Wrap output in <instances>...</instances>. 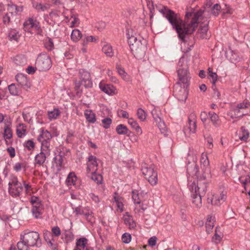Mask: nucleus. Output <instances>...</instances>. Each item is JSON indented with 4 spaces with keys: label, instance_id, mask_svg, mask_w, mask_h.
I'll list each match as a JSON object with an SVG mask.
<instances>
[{
    "label": "nucleus",
    "instance_id": "nucleus-7",
    "mask_svg": "<svg viewBox=\"0 0 250 250\" xmlns=\"http://www.w3.org/2000/svg\"><path fill=\"white\" fill-rule=\"evenodd\" d=\"M190 82L187 85L180 81H178L173 87V95L178 100L185 102L188 98V90L187 88L189 85Z\"/></svg>",
    "mask_w": 250,
    "mask_h": 250
},
{
    "label": "nucleus",
    "instance_id": "nucleus-49",
    "mask_svg": "<svg viewBox=\"0 0 250 250\" xmlns=\"http://www.w3.org/2000/svg\"><path fill=\"white\" fill-rule=\"evenodd\" d=\"M46 243L47 244L48 246L50 247L52 250H57L58 244L56 242L54 238H51V239H50Z\"/></svg>",
    "mask_w": 250,
    "mask_h": 250
},
{
    "label": "nucleus",
    "instance_id": "nucleus-3",
    "mask_svg": "<svg viewBox=\"0 0 250 250\" xmlns=\"http://www.w3.org/2000/svg\"><path fill=\"white\" fill-rule=\"evenodd\" d=\"M21 241L17 243L19 250H28L29 247H40L42 245L40 235L36 231H24L21 235Z\"/></svg>",
    "mask_w": 250,
    "mask_h": 250
},
{
    "label": "nucleus",
    "instance_id": "nucleus-60",
    "mask_svg": "<svg viewBox=\"0 0 250 250\" xmlns=\"http://www.w3.org/2000/svg\"><path fill=\"white\" fill-rule=\"evenodd\" d=\"M209 76L212 79V84L213 86H215V83L217 81V75L216 73L211 72V74H209Z\"/></svg>",
    "mask_w": 250,
    "mask_h": 250
},
{
    "label": "nucleus",
    "instance_id": "nucleus-21",
    "mask_svg": "<svg viewBox=\"0 0 250 250\" xmlns=\"http://www.w3.org/2000/svg\"><path fill=\"white\" fill-rule=\"evenodd\" d=\"M46 159V156L45 154L42 151H41L35 156V166H38L39 167L42 166L44 163Z\"/></svg>",
    "mask_w": 250,
    "mask_h": 250
},
{
    "label": "nucleus",
    "instance_id": "nucleus-25",
    "mask_svg": "<svg viewBox=\"0 0 250 250\" xmlns=\"http://www.w3.org/2000/svg\"><path fill=\"white\" fill-rule=\"evenodd\" d=\"M128 123L131 125V127L135 130L136 133L138 135L142 134V130L140 126L139 125L137 121L134 120L132 118L128 119Z\"/></svg>",
    "mask_w": 250,
    "mask_h": 250
},
{
    "label": "nucleus",
    "instance_id": "nucleus-56",
    "mask_svg": "<svg viewBox=\"0 0 250 250\" xmlns=\"http://www.w3.org/2000/svg\"><path fill=\"white\" fill-rule=\"evenodd\" d=\"M217 229H218V227H217L215 228V234H214V236L212 237V241L216 244H218V243H219L222 238L221 236L217 233Z\"/></svg>",
    "mask_w": 250,
    "mask_h": 250
},
{
    "label": "nucleus",
    "instance_id": "nucleus-34",
    "mask_svg": "<svg viewBox=\"0 0 250 250\" xmlns=\"http://www.w3.org/2000/svg\"><path fill=\"white\" fill-rule=\"evenodd\" d=\"M137 115L138 118L141 121L143 122L146 120V113L141 108H139L137 110Z\"/></svg>",
    "mask_w": 250,
    "mask_h": 250
},
{
    "label": "nucleus",
    "instance_id": "nucleus-51",
    "mask_svg": "<svg viewBox=\"0 0 250 250\" xmlns=\"http://www.w3.org/2000/svg\"><path fill=\"white\" fill-rule=\"evenodd\" d=\"M24 146L28 150H31L34 149L35 147V144L33 141L29 140L24 143Z\"/></svg>",
    "mask_w": 250,
    "mask_h": 250
},
{
    "label": "nucleus",
    "instance_id": "nucleus-31",
    "mask_svg": "<svg viewBox=\"0 0 250 250\" xmlns=\"http://www.w3.org/2000/svg\"><path fill=\"white\" fill-rule=\"evenodd\" d=\"M102 51L107 57H111L114 55V52L113 51L112 47L109 44L104 45L103 47Z\"/></svg>",
    "mask_w": 250,
    "mask_h": 250
},
{
    "label": "nucleus",
    "instance_id": "nucleus-4",
    "mask_svg": "<svg viewBox=\"0 0 250 250\" xmlns=\"http://www.w3.org/2000/svg\"><path fill=\"white\" fill-rule=\"evenodd\" d=\"M128 42L134 57L138 59H143L146 50V41L138 40L136 37L131 36L128 37Z\"/></svg>",
    "mask_w": 250,
    "mask_h": 250
},
{
    "label": "nucleus",
    "instance_id": "nucleus-59",
    "mask_svg": "<svg viewBox=\"0 0 250 250\" xmlns=\"http://www.w3.org/2000/svg\"><path fill=\"white\" fill-rule=\"evenodd\" d=\"M44 238L45 241L47 242L51 239V238H53L51 232L48 230H44L43 232Z\"/></svg>",
    "mask_w": 250,
    "mask_h": 250
},
{
    "label": "nucleus",
    "instance_id": "nucleus-23",
    "mask_svg": "<svg viewBox=\"0 0 250 250\" xmlns=\"http://www.w3.org/2000/svg\"><path fill=\"white\" fill-rule=\"evenodd\" d=\"M100 87L102 91L107 94L108 95H111L114 93L116 89L114 86L110 84H101L100 85Z\"/></svg>",
    "mask_w": 250,
    "mask_h": 250
},
{
    "label": "nucleus",
    "instance_id": "nucleus-32",
    "mask_svg": "<svg viewBox=\"0 0 250 250\" xmlns=\"http://www.w3.org/2000/svg\"><path fill=\"white\" fill-rule=\"evenodd\" d=\"M8 89L12 95L17 96L21 93V90L14 83L8 86Z\"/></svg>",
    "mask_w": 250,
    "mask_h": 250
},
{
    "label": "nucleus",
    "instance_id": "nucleus-33",
    "mask_svg": "<svg viewBox=\"0 0 250 250\" xmlns=\"http://www.w3.org/2000/svg\"><path fill=\"white\" fill-rule=\"evenodd\" d=\"M76 176L74 173L70 172L68 175L66 180V182L68 186H71L75 185L76 180Z\"/></svg>",
    "mask_w": 250,
    "mask_h": 250
},
{
    "label": "nucleus",
    "instance_id": "nucleus-40",
    "mask_svg": "<svg viewBox=\"0 0 250 250\" xmlns=\"http://www.w3.org/2000/svg\"><path fill=\"white\" fill-rule=\"evenodd\" d=\"M33 6L36 9L38 12L44 11L48 9L47 4H42L41 3H37L33 4Z\"/></svg>",
    "mask_w": 250,
    "mask_h": 250
},
{
    "label": "nucleus",
    "instance_id": "nucleus-30",
    "mask_svg": "<svg viewBox=\"0 0 250 250\" xmlns=\"http://www.w3.org/2000/svg\"><path fill=\"white\" fill-rule=\"evenodd\" d=\"M116 131L117 133L120 135H126L129 132V130L127 127L122 124L119 125L117 126Z\"/></svg>",
    "mask_w": 250,
    "mask_h": 250
},
{
    "label": "nucleus",
    "instance_id": "nucleus-46",
    "mask_svg": "<svg viewBox=\"0 0 250 250\" xmlns=\"http://www.w3.org/2000/svg\"><path fill=\"white\" fill-rule=\"evenodd\" d=\"M220 9V5L218 3H216L211 9V10L212 11L211 12V14H212L215 17L217 16L219 14Z\"/></svg>",
    "mask_w": 250,
    "mask_h": 250
},
{
    "label": "nucleus",
    "instance_id": "nucleus-13",
    "mask_svg": "<svg viewBox=\"0 0 250 250\" xmlns=\"http://www.w3.org/2000/svg\"><path fill=\"white\" fill-rule=\"evenodd\" d=\"M52 138L51 133L47 130L42 129L41 134L39 136L38 140L42 143V145L44 147H48L49 141Z\"/></svg>",
    "mask_w": 250,
    "mask_h": 250
},
{
    "label": "nucleus",
    "instance_id": "nucleus-43",
    "mask_svg": "<svg viewBox=\"0 0 250 250\" xmlns=\"http://www.w3.org/2000/svg\"><path fill=\"white\" fill-rule=\"evenodd\" d=\"M209 114L210 115V120L211 121L213 125L216 127L219 126V124L218 123L219 116L214 112H209Z\"/></svg>",
    "mask_w": 250,
    "mask_h": 250
},
{
    "label": "nucleus",
    "instance_id": "nucleus-10",
    "mask_svg": "<svg viewBox=\"0 0 250 250\" xmlns=\"http://www.w3.org/2000/svg\"><path fill=\"white\" fill-rule=\"evenodd\" d=\"M196 116L195 113H192L188 117V125L184 129V132L187 136H189L191 133H195L196 129Z\"/></svg>",
    "mask_w": 250,
    "mask_h": 250
},
{
    "label": "nucleus",
    "instance_id": "nucleus-9",
    "mask_svg": "<svg viewBox=\"0 0 250 250\" xmlns=\"http://www.w3.org/2000/svg\"><path fill=\"white\" fill-rule=\"evenodd\" d=\"M142 171L145 178L151 185H156L157 182V173L154 169L148 167L146 164L142 167Z\"/></svg>",
    "mask_w": 250,
    "mask_h": 250
},
{
    "label": "nucleus",
    "instance_id": "nucleus-15",
    "mask_svg": "<svg viewBox=\"0 0 250 250\" xmlns=\"http://www.w3.org/2000/svg\"><path fill=\"white\" fill-rule=\"evenodd\" d=\"M23 190V187L21 183L16 186L9 187V192L13 197L19 196Z\"/></svg>",
    "mask_w": 250,
    "mask_h": 250
},
{
    "label": "nucleus",
    "instance_id": "nucleus-2",
    "mask_svg": "<svg viewBox=\"0 0 250 250\" xmlns=\"http://www.w3.org/2000/svg\"><path fill=\"white\" fill-rule=\"evenodd\" d=\"M200 162L201 174L200 177H198L197 182H193L190 185H189L188 187L191 192L205 196L207 189L208 180L211 178L209 162L206 154H202Z\"/></svg>",
    "mask_w": 250,
    "mask_h": 250
},
{
    "label": "nucleus",
    "instance_id": "nucleus-22",
    "mask_svg": "<svg viewBox=\"0 0 250 250\" xmlns=\"http://www.w3.org/2000/svg\"><path fill=\"white\" fill-rule=\"evenodd\" d=\"M191 197L193 199L192 203L195 205L196 208H200L202 206V197L204 195H200L198 193H194V192H191Z\"/></svg>",
    "mask_w": 250,
    "mask_h": 250
},
{
    "label": "nucleus",
    "instance_id": "nucleus-44",
    "mask_svg": "<svg viewBox=\"0 0 250 250\" xmlns=\"http://www.w3.org/2000/svg\"><path fill=\"white\" fill-rule=\"evenodd\" d=\"M116 68L117 69L118 72L119 74V75L122 77V78L126 81H128V76L127 75V73L125 72V70L121 68L120 66L117 65L116 67Z\"/></svg>",
    "mask_w": 250,
    "mask_h": 250
},
{
    "label": "nucleus",
    "instance_id": "nucleus-16",
    "mask_svg": "<svg viewBox=\"0 0 250 250\" xmlns=\"http://www.w3.org/2000/svg\"><path fill=\"white\" fill-rule=\"evenodd\" d=\"M151 114L160 130L164 129L165 128V123L159 117L157 111L155 109H154L152 110Z\"/></svg>",
    "mask_w": 250,
    "mask_h": 250
},
{
    "label": "nucleus",
    "instance_id": "nucleus-52",
    "mask_svg": "<svg viewBox=\"0 0 250 250\" xmlns=\"http://www.w3.org/2000/svg\"><path fill=\"white\" fill-rule=\"evenodd\" d=\"M30 202L33 206L42 204L41 201L38 197L33 196L31 197Z\"/></svg>",
    "mask_w": 250,
    "mask_h": 250
},
{
    "label": "nucleus",
    "instance_id": "nucleus-24",
    "mask_svg": "<svg viewBox=\"0 0 250 250\" xmlns=\"http://www.w3.org/2000/svg\"><path fill=\"white\" fill-rule=\"evenodd\" d=\"M250 137V133L245 126L241 127L239 138L241 141L247 142Z\"/></svg>",
    "mask_w": 250,
    "mask_h": 250
},
{
    "label": "nucleus",
    "instance_id": "nucleus-63",
    "mask_svg": "<svg viewBox=\"0 0 250 250\" xmlns=\"http://www.w3.org/2000/svg\"><path fill=\"white\" fill-rule=\"evenodd\" d=\"M157 238L155 236H153L149 238L148 240V245L150 246L153 247L156 245Z\"/></svg>",
    "mask_w": 250,
    "mask_h": 250
},
{
    "label": "nucleus",
    "instance_id": "nucleus-26",
    "mask_svg": "<svg viewBox=\"0 0 250 250\" xmlns=\"http://www.w3.org/2000/svg\"><path fill=\"white\" fill-rule=\"evenodd\" d=\"M97 169H92L91 178L94 181L97 185H99L102 183L103 181V176L100 174H97L96 171Z\"/></svg>",
    "mask_w": 250,
    "mask_h": 250
},
{
    "label": "nucleus",
    "instance_id": "nucleus-29",
    "mask_svg": "<svg viewBox=\"0 0 250 250\" xmlns=\"http://www.w3.org/2000/svg\"><path fill=\"white\" fill-rule=\"evenodd\" d=\"M82 37V34L79 30L77 29L73 30L71 35V39L73 42H78Z\"/></svg>",
    "mask_w": 250,
    "mask_h": 250
},
{
    "label": "nucleus",
    "instance_id": "nucleus-19",
    "mask_svg": "<svg viewBox=\"0 0 250 250\" xmlns=\"http://www.w3.org/2000/svg\"><path fill=\"white\" fill-rule=\"evenodd\" d=\"M88 161L89 163L87 165L86 171L87 173H89L91 170L97 168L98 163L96 157L93 155H90L88 157Z\"/></svg>",
    "mask_w": 250,
    "mask_h": 250
},
{
    "label": "nucleus",
    "instance_id": "nucleus-58",
    "mask_svg": "<svg viewBox=\"0 0 250 250\" xmlns=\"http://www.w3.org/2000/svg\"><path fill=\"white\" fill-rule=\"evenodd\" d=\"M44 45L46 49L48 50H51L53 48V42L51 39H49L48 41L45 42Z\"/></svg>",
    "mask_w": 250,
    "mask_h": 250
},
{
    "label": "nucleus",
    "instance_id": "nucleus-20",
    "mask_svg": "<svg viewBox=\"0 0 250 250\" xmlns=\"http://www.w3.org/2000/svg\"><path fill=\"white\" fill-rule=\"evenodd\" d=\"M208 21L203 26H201L199 29L200 37L202 39H208L210 37V32H208Z\"/></svg>",
    "mask_w": 250,
    "mask_h": 250
},
{
    "label": "nucleus",
    "instance_id": "nucleus-55",
    "mask_svg": "<svg viewBox=\"0 0 250 250\" xmlns=\"http://www.w3.org/2000/svg\"><path fill=\"white\" fill-rule=\"evenodd\" d=\"M51 234L53 236L58 237L61 234L60 229L58 226L53 227L51 229Z\"/></svg>",
    "mask_w": 250,
    "mask_h": 250
},
{
    "label": "nucleus",
    "instance_id": "nucleus-12",
    "mask_svg": "<svg viewBox=\"0 0 250 250\" xmlns=\"http://www.w3.org/2000/svg\"><path fill=\"white\" fill-rule=\"evenodd\" d=\"M16 80L19 84L26 90L31 87V83L26 76L22 74H18L16 76Z\"/></svg>",
    "mask_w": 250,
    "mask_h": 250
},
{
    "label": "nucleus",
    "instance_id": "nucleus-8",
    "mask_svg": "<svg viewBox=\"0 0 250 250\" xmlns=\"http://www.w3.org/2000/svg\"><path fill=\"white\" fill-rule=\"evenodd\" d=\"M51 60L48 56L45 54L38 56L35 63L36 68L40 71H46L51 67Z\"/></svg>",
    "mask_w": 250,
    "mask_h": 250
},
{
    "label": "nucleus",
    "instance_id": "nucleus-35",
    "mask_svg": "<svg viewBox=\"0 0 250 250\" xmlns=\"http://www.w3.org/2000/svg\"><path fill=\"white\" fill-rule=\"evenodd\" d=\"M54 161L55 164H56L57 167H58V170H60L62 166L63 162V156L61 154H59L56 156L54 158Z\"/></svg>",
    "mask_w": 250,
    "mask_h": 250
},
{
    "label": "nucleus",
    "instance_id": "nucleus-28",
    "mask_svg": "<svg viewBox=\"0 0 250 250\" xmlns=\"http://www.w3.org/2000/svg\"><path fill=\"white\" fill-rule=\"evenodd\" d=\"M60 114L61 112L58 108H55L52 111H49L47 112L48 119L50 121L57 119Z\"/></svg>",
    "mask_w": 250,
    "mask_h": 250
},
{
    "label": "nucleus",
    "instance_id": "nucleus-42",
    "mask_svg": "<svg viewBox=\"0 0 250 250\" xmlns=\"http://www.w3.org/2000/svg\"><path fill=\"white\" fill-rule=\"evenodd\" d=\"M17 134L19 138L22 137L25 134L26 129L22 125H20L17 127Z\"/></svg>",
    "mask_w": 250,
    "mask_h": 250
},
{
    "label": "nucleus",
    "instance_id": "nucleus-50",
    "mask_svg": "<svg viewBox=\"0 0 250 250\" xmlns=\"http://www.w3.org/2000/svg\"><path fill=\"white\" fill-rule=\"evenodd\" d=\"M102 123L104 124V127L107 129L110 127L112 123V120L110 118H105L102 120Z\"/></svg>",
    "mask_w": 250,
    "mask_h": 250
},
{
    "label": "nucleus",
    "instance_id": "nucleus-64",
    "mask_svg": "<svg viewBox=\"0 0 250 250\" xmlns=\"http://www.w3.org/2000/svg\"><path fill=\"white\" fill-rule=\"evenodd\" d=\"M7 151L9 153L11 157L13 158L15 156V150L13 147H9L7 148Z\"/></svg>",
    "mask_w": 250,
    "mask_h": 250
},
{
    "label": "nucleus",
    "instance_id": "nucleus-45",
    "mask_svg": "<svg viewBox=\"0 0 250 250\" xmlns=\"http://www.w3.org/2000/svg\"><path fill=\"white\" fill-rule=\"evenodd\" d=\"M221 199H215L214 201H211L212 205L219 206L224 202H225L226 199V194L222 193L220 194Z\"/></svg>",
    "mask_w": 250,
    "mask_h": 250
},
{
    "label": "nucleus",
    "instance_id": "nucleus-37",
    "mask_svg": "<svg viewBox=\"0 0 250 250\" xmlns=\"http://www.w3.org/2000/svg\"><path fill=\"white\" fill-rule=\"evenodd\" d=\"M114 199L116 203L117 208L121 210V211L123 210L124 205L123 203V199L122 197L117 196H114Z\"/></svg>",
    "mask_w": 250,
    "mask_h": 250
},
{
    "label": "nucleus",
    "instance_id": "nucleus-5",
    "mask_svg": "<svg viewBox=\"0 0 250 250\" xmlns=\"http://www.w3.org/2000/svg\"><path fill=\"white\" fill-rule=\"evenodd\" d=\"M177 69L179 81L187 85L190 82V77L187 58L183 57L180 59Z\"/></svg>",
    "mask_w": 250,
    "mask_h": 250
},
{
    "label": "nucleus",
    "instance_id": "nucleus-48",
    "mask_svg": "<svg viewBox=\"0 0 250 250\" xmlns=\"http://www.w3.org/2000/svg\"><path fill=\"white\" fill-rule=\"evenodd\" d=\"M3 134L5 139H10L12 137V133L11 128L6 126L4 128Z\"/></svg>",
    "mask_w": 250,
    "mask_h": 250
},
{
    "label": "nucleus",
    "instance_id": "nucleus-41",
    "mask_svg": "<svg viewBox=\"0 0 250 250\" xmlns=\"http://www.w3.org/2000/svg\"><path fill=\"white\" fill-rule=\"evenodd\" d=\"M10 41H18L19 38H20V35L18 32L15 30H12L9 33L8 35Z\"/></svg>",
    "mask_w": 250,
    "mask_h": 250
},
{
    "label": "nucleus",
    "instance_id": "nucleus-54",
    "mask_svg": "<svg viewBox=\"0 0 250 250\" xmlns=\"http://www.w3.org/2000/svg\"><path fill=\"white\" fill-rule=\"evenodd\" d=\"M131 236L130 234L125 233L122 236V241L125 243H128L130 242Z\"/></svg>",
    "mask_w": 250,
    "mask_h": 250
},
{
    "label": "nucleus",
    "instance_id": "nucleus-6",
    "mask_svg": "<svg viewBox=\"0 0 250 250\" xmlns=\"http://www.w3.org/2000/svg\"><path fill=\"white\" fill-rule=\"evenodd\" d=\"M80 81L75 82V90L77 95L82 93V90L80 89L81 85H83L85 88H90L92 86V81L89 72L84 69L79 71Z\"/></svg>",
    "mask_w": 250,
    "mask_h": 250
},
{
    "label": "nucleus",
    "instance_id": "nucleus-17",
    "mask_svg": "<svg viewBox=\"0 0 250 250\" xmlns=\"http://www.w3.org/2000/svg\"><path fill=\"white\" fill-rule=\"evenodd\" d=\"M43 208V205L42 204L33 206L31 209L33 216L37 219L41 218Z\"/></svg>",
    "mask_w": 250,
    "mask_h": 250
},
{
    "label": "nucleus",
    "instance_id": "nucleus-53",
    "mask_svg": "<svg viewBox=\"0 0 250 250\" xmlns=\"http://www.w3.org/2000/svg\"><path fill=\"white\" fill-rule=\"evenodd\" d=\"M132 197L135 204H140L141 200L139 198L138 193L135 191H132Z\"/></svg>",
    "mask_w": 250,
    "mask_h": 250
},
{
    "label": "nucleus",
    "instance_id": "nucleus-1",
    "mask_svg": "<svg viewBox=\"0 0 250 250\" xmlns=\"http://www.w3.org/2000/svg\"><path fill=\"white\" fill-rule=\"evenodd\" d=\"M192 8H187L186 17L189 18L194 13L189 23H186L183 21L180 16L173 11L166 7L163 8L161 12L165 15L172 25L173 29L176 31L179 39L183 42H185L186 36L192 34L197 27L199 22L207 21L211 16V12L209 9L206 7H202L197 12H194Z\"/></svg>",
    "mask_w": 250,
    "mask_h": 250
},
{
    "label": "nucleus",
    "instance_id": "nucleus-36",
    "mask_svg": "<svg viewBox=\"0 0 250 250\" xmlns=\"http://www.w3.org/2000/svg\"><path fill=\"white\" fill-rule=\"evenodd\" d=\"M125 223L129 227V229H134L136 227V223L131 216H128L124 219Z\"/></svg>",
    "mask_w": 250,
    "mask_h": 250
},
{
    "label": "nucleus",
    "instance_id": "nucleus-39",
    "mask_svg": "<svg viewBox=\"0 0 250 250\" xmlns=\"http://www.w3.org/2000/svg\"><path fill=\"white\" fill-rule=\"evenodd\" d=\"M8 12L7 14H9L10 15H16L18 11V7L15 5H8Z\"/></svg>",
    "mask_w": 250,
    "mask_h": 250
},
{
    "label": "nucleus",
    "instance_id": "nucleus-14",
    "mask_svg": "<svg viewBox=\"0 0 250 250\" xmlns=\"http://www.w3.org/2000/svg\"><path fill=\"white\" fill-rule=\"evenodd\" d=\"M187 172L188 175L191 177L197 176L200 177L198 175L199 172L198 166L195 162H188L187 167Z\"/></svg>",
    "mask_w": 250,
    "mask_h": 250
},
{
    "label": "nucleus",
    "instance_id": "nucleus-18",
    "mask_svg": "<svg viewBox=\"0 0 250 250\" xmlns=\"http://www.w3.org/2000/svg\"><path fill=\"white\" fill-rule=\"evenodd\" d=\"M88 240L85 237H81L76 240V248L74 250H87L86 245Z\"/></svg>",
    "mask_w": 250,
    "mask_h": 250
},
{
    "label": "nucleus",
    "instance_id": "nucleus-47",
    "mask_svg": "<svg viewBox=\"0 0 250 250\" xmlns=\"http://www.w3.org/2000/svg\"><path fill=\"white\" fill-rule=\"evenodd\" d=\"M20 183H21L18 181V178L16 176L14 175H12L10 177V182H9L8 184L9 187H11L12 186L16 185L18 186V184Z\"/></svg>",
    "mask_w": 250,
    "mask_h": 250
},
{
    "label": "nucleus",
    "instance_id": "nucleus-62",
    "mask_svg": "<svg viewBox=\"0 0 250 250\" xmlns=\"http://www.w3.org/2000/svg\"><path fill=\"white\" fill-rule=\"evenodd\" d=\"M11 15H9V14H6L3 17V22L4 24H9L10 22V18Z\"/></svg>",
    "mask_w": 250,
    "mask_h": 250
},
{
    "label": "nucleus",
    "instance_id": "nucleus-27",
    "mask_svg": "<svg viewBox=\"0 0 250 250\" xmlns=\"http://www.w3.org/2000/svg\"><path fill=\"white\" fill-rule=\"evenodd\" d=\"M84 116L87 121L90 123H94L96 121L95 114L90 110H86Z\"/></svg>",
    "mask_w": 250,
    "mask_h": 250
},
{
    "label": "nucleus",
    "instance_id": "nucleus-11",
    "mask_svg": "<svg viewBox=\"0 0 250 250\" xmlns=\"http://www.w3.org/2000/svg\"><path fill=\"white\" fill-rule=\"evenodd\" d=\"M33 28L39 32L42 30L39 22L36 20L30 18L24 22L23 28L25 31H27Z\"/></svg>",
    "mask_w": 250,
    "mask_h": 250
},
{
    "label": "nucleus",
    "instance_id": "nucleus-57",
    "mask_svg": "<svg viewBox=\"0 0 250 250\" xmlns=\"http://www.w3.org/2000/svg\"><path fill=\"white\" fill-rule=\"evenodd\" d=\"M239 179L240 182L242 184H243V185H244V188H245V191H246L247 189H246V185L248 183H250V177H247L245 178H244L243 177H240Z\"/></svg>",
    "mask_w": 250,
    "mask_h": 250
},
{
    "label": "nucleus",
    "instance_id": "nucleus-38",
    "mask_svg": "<svg viewBox=\"0 0 250 250\" xmlns=\"http://www.w3.org/2000/svg\"><path fill=\"white\" fill-rule=\"evenodd\" d=\"M98 39L93 36H86L83 39V46L86 45L90 42H97Z\"/></svg>",
    "mask_w": 250,
    "mask_h": 250
},
{
    "label": "nucleus",
    "instance_id": "nucleus-61",
    "mask_svg": "<svg viewBox=\"0 0 250 250\" xmlns=\"http://www.w3.org/2000/svg\"><path fill=\"white\" fill-rule=\"evenodd\" d=\"M206 231L208 233H209L213 228L214 223H206L205 224Z\"/></svg>",
    "mask_w": 250,
    "mask_h": 250
}]
</instances>
